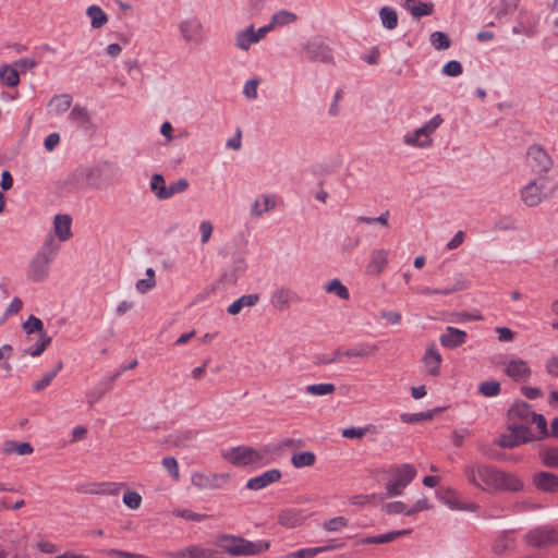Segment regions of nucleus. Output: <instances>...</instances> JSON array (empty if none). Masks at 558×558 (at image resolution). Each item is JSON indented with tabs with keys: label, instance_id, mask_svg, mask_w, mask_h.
Instances as JSON below:
<instances>
[{
	"label": "nucleus",
	"instance_id": "1",
	"mask_svg": "<svg viewBox=\"0 0 558 558\" xmlns=\"http://www.w3.org/2000/svg\"><path fill=\"white\" fill-rule=\"evenodd\" d=\"M464 475L471 485L488 493L497 490L518 493L524 487L517 475L488 464L465 465Z\"/></svg>",
	"mask_w": 558,
	"mask_h": 558
},
{
	"label": "nucleus",
	"instance_id": "2",
	"mask_svg": "<svg viewBox=\"0 0 558 558\" xmlns=\"http://www.w3.org/2000/svg\"><path fill=\"white\" fill-rule=\"evenodd\" d=\"M59 250L60 244L52 234H49L28 262L26 268L27 280L34 283L46 281L50 276V265L54 260Z\"/></svg>",
	"mask_w": 558,
	"mask_h": 558
},
{
	"label": "nucleus",
	"instance_id": "3",
	"mask_svg": "<svg viewBox=\"0 0 558 558\" xmlns=\"http://www.w3.org/2000/svg\"><path fill=\"white\" fill-rule=\"evenodd\" d=\"M215 544L222 551L231 556H257L267 551L270 547L269 541H248L242 536L222 533L217 535Z\"/></svg>",
	"mask_w": 558,
	"mask_h": 558
},
{
	"label": "nucleus",
	"instance_id": "4",
	"mask_svg": "<svg viewBox=\"0 0 558 558\" xmlns=\"http://www.w3.org/2000/svg\"><path fill=\"white\" fill-rule=\"evenodd\" d=\"M389 478L386 482L385 489L388 497L399 496L404 488L416 476V469L409 463L392 465L388 469Z\"/></svg>",
	"mask_w": 558,
	"mask_h": 558
},
{
	"label": "nucleus",
	"instance_id": "5",
	"mask_svg": "<svg viewBox=\"0 0 558 558\" xmlns=\"http://www.w3.org/2000/svg\"><path fill=\"white\" fill-rule=\"evenodd\" d=\"M525 542L534 548H545L558 545V527L541 525L530 530L525 535Z\"/></svg>",
	"mask_w": 558,
	"mask_h": 558
},
{
	"label": "nucleus",
	"instance_id": "6",
	"mask_svg": "<svg viewBox=\"0 0 558 558\" xmlns=\"http://www.w3.org/2000/svg\"><path fill=\"white\" fill-rule=\"evenodd\" d=\"M550 195L551 191L547 190V180L545 178L535 179L521 190V199L529 207L537 206L544 198Z\"/></svg>",
	"mask_w": 558,
	"mask_h": 558
},
{
	"label": "nucleus",
	"instance_id": "7",
	"mask_svg": "<svg viewBox=\"0 0 558 558\" xmlns=\"http://www.w3.org/2000/svg\"><path fill=\"white\" fill-rule=\"evenodd\" d=\"M227 459L235 466L256 465L262 463L264 454L252 447L239 446L230 450Z\"/></svg>",
	"mask_w": 558,
	"mask_h": 558
},
{
	"label": "nucleus",
	"instance_id": "8",
	"mask_svg": "<svg viewBox=\"0 0 558 558\" xmlns=\"http://www.w3.org/2000/svg\"><path fill=\"white\" fill-rule=\"evenodd\" d=\"M231 476L229 473H202L196 472L192 474L191 483L198 489H220L229 481Z\"/></svg>",
	"mask_w": 558,
	"mask_h": 558
},
{
	"label": "nucleus",
	"instance_id": "9",
	"mask_svg": "<svg viewBox=\"0 0 558 558\" xmlns=\"http://www.w3.org/2000/svg\"><path fill=\"white\" fill-rule=\"evenodd\" d=\"M179 31L185 44L198 46L206 39L203 24L195 17L183 20Z\"/></svg>",
	"mask_w": 558,
	"mask_h": 558
},
{
	"label": "nucleus",
	"instance_id": "10",
	"mask_svg": "<svg viewBox=\"0 0 558 558\" xmlns=\"http://www.w3.org/2000/svg\"><path fill=\"white\" fill-rule=\"evenodd\" d=\"M303 50L305 51L308 60L312 62H332L331 49L319 38H313L308 40L304 45Z\"/></svg>",
	"mask_w": 558,
	"mask_h": 558
},
{
	"label": "nucleus",
	"instance_id": "11",
	"mask_svg": "<svg viewBox=\"0 0 558 558\" xmlns=\"http://www.w3.org/2000/svg\"><path fill=\"white\" fill-rule=\"evenodd\" d=\"M529 163L534 172H547L553 167L550 156L539 146H532L527 150Z\"/></svg>",
	"mask_w": 558,
	"mask_h": 558
},
{
	"label": "nucleus",
	"instance_id": "12",
	"mask_svg": "<svg viewBox=\"0 0 558 558\" xmlns=\"http://www.w3.org/2000/svg\"><path fill=\"white\" fill-rule=\"evenodd\" d=\"M468 335L464 330L447 326L445 331L439 337L440 344L446 349H456L466 342Z\"/></svg>",
	"mask_w": 558,
	"mask_h": 558
},
{
	"label": "nucleus",
	"instance_id": "13",
	"mask_svg": "<svg viewBox=\"0 0 558 558\" xmlns=\"http://www.w3.org/2000/svg\"><path fill=\"white\" fill-rule=\"evenodd\" d=\"M300 302L299 295L289 288H278L271 294V305L278 311H286L292 303Z\"/></svg>",
	"mask_w": 558,
	"mask_h": 558
},
{
	"label": "nucleus",
	"instance_id": "14",
	"mask_svg": "<svg viewBox=\"0 0 558 558\" xmlns=\"http://www.w3.org/2000/svg\"><path fill=\"white\" fill-rule=\"evenodd\" d=\"M281 478V472L278 469H271L263 474L252 477L246 482L245 487L251 490H259L268 485L278 482Z\"/></svg>",
	"mask_w": 558,
	"mask_h": 558
},
{
	"label": "nucleus",
	"instance_id": "15",
	"mask_svg": "<svg viewBox=\"0 0 558 558\" xmlns=\"http://www.w3.org/2000/svg\"><path fill=\"white\" fill-rule=\"evenodd\" d=\"M533 484L544 493H558V475L541 471L533 475Z\"/></svg>",
	"mask_w": 558,
	"mask_h": 558
},
{
	"label": "nucleus",
	"instance_id": "16",
	"mask_svg": "<svg viewBox=\"0 0 558 558\" xmlns=\"http://www.w3.org/2000/svg\"><path fill=\"white\" fill-rule=\"evenodd\" d=\"M535 412L531 410V405L524 401H517L508 411V418L511 423L530 424L532 415Z\"/></svg>",
	"mask_w": 558,
	"mask_h": 558
},
{
	"label": "nucleus",
	"instance_id": "17",
	"mask_svg": "<svg viewBox=\"0 0 558 558\" xmlns=\"http://www.w3.org/2000/svg\"><path fill=\"white\" fill-rule=\"evenodd\" d=\"M422 361L428 375H439L442 357L435 344L428 345V348L425 351V354L423 355Z\"/></svg>",
	"mask_w": 558,
	"mask_h": 558
},
{
	"label": "nucleus",
	"instance_id": "18",
	"mask_svg": "<svg viewBox=\"0 0 558 558\" xmlns=\"http://www.w3.org/2000/svg\"><path fill=\"white\" fill-rule=\"evenodd\" d=\"M247 268V264L242 256H236L233 258L232 264L229 269H227L222 276L221 281L225 284H235L240 277H242Z\"/></svg>",
	"mask_w": 558,
	"mask_h": 558
},
{
	"label": "nucleus",
	"instance_id": "19",
	"mask_svg": "<svg viewBox=\"0 0 558 558\" xmlns=\"http://www.w3.org/2000/svg\"><path fill=\"white\" fill-rule=\"evenodd\" d=\"M379 348L376 343L359 342L355 345L343 350V356L348 359H367L374 356Z\"/></svg>",
	"mask_w": 558,
	"mask_h": 558
},
{
	"label": "nucleus",
	"instance_id": "20",
	"mask_svg": "<svg viewBox=\"0 0 558 558\" xmlns=\"http://www.w3.org/2000/svg\"><path fill=\"white\" fill-rule=\"evenodd\" d=\"M507 376L515 381L525 380L531 376V368L527 363L521 359L510 361L505 368Z\"/></svg>",
	"mask_w": 558,
	"mask_h": 558
},
{
	"label": "nucleus",
	"instance_id": "21",
	"mask_svg": "<svg viewBox=\"0 0 558 558\" xmlns=\"http://www.w3.org/2000/svg\"><path fill=\"white\" fill-rule=\"evenodd\" d=\"M71 222H72V219L69 215H62V214L56 215V217L53 219L54 235H52V236L53 238L57 236L59 239V242H58L59 244H60V242L68 241L69 239H71V236H72Z\"/></svg>",
	"mask_w": 558,
	"mask_h": 558
},
{
	"label": "nucleus",
	"instance_id": "22",
	"mask_svg": "<svg viewBox=\"0 0 558 558\" xmlns=\"http://www.w3.org/2000/svg\"><path fill=\"white\" fill-rule=\"evenodd\" d=\"M388 254L389 252L384 248L372 251L371 260L367 265V272L372 275L381 274L388 264Z\"/></svg>",
	"mask_w": 558,
	"mask_h": 558
},
{
	"label": "nucleus",
	"instance_id": "23",
	"mask_svg": "<svg viewBox=\"0 0 558 558\" xmlns=\"http://www.w3.org/2000/svg\"><path fill=\"white\" fill-rule=\"evenodd\" d=\"M173 556L178 558H216V550L191 545L184 549L178 550Z\"/></svg>",
	"mask_w": 558,
	"mask_h": 558
},
{
	"label": "nucleus",
	"instance_id": "24",
	"mask_svg": "<svg viewBox=\"0 0 558 558\" xmlns=\"http://www.w3.org/2000/svg\"><path fill=\"white\" fill-rule=\"evenodd\" d=\"M276 206V201L270 195H262L257 197L251 205L250 214L253 217H260Z\"/></svg>",
	"mask_w": 558,
	"mask_h": 558
},
{
	"label": "nucleus",
	"instance_id": "25",
	"mask_svg": "<svg viewBox=\"0 0 558 558\" xmlns=\"http://www.w3.org/2000/svg\"><path fill=\"white\" fill-rule=\"evenodd\" d=\"M404 8L411 12L415 19L430 15L434 11L432 2H422L418 0H405Z\"/></svg>",
	"mask_w": 558,
	"mask_h": 558
},
{
	"label": "nucleus",
	"instance_id": "26",
	"mask_svg": "<svg viewBox=\"0 0 558 558\" xmlns=\"http://www.w3.org/2000/svg\"><path fill=\"white\" fill-rule=\"evenodd\" d=\"M259 301V295L257 293L245 294L231 303L227 312L230 315H238L244 307L255 306Z\"/></svg>",
	"mask_w": 558,
	"mask_h": 558
},
{
	"label": "nucleus",
	"instance_id": "27",
	"mask_svg": "<svg viewBox=\"0 0 558 558\" xmlns=\"http://www.w3.org/2000/svg\"><path fill=\"white\" fill-rule=\"evenodd\" d=\"M258 43V37L255 36L254 25H250L246 29L236 33L235 46L244 51H247L252 44Z\"/></svg>",
	"mask_w": 558,
	"mask_h": 558
},
{
	"label": "nucleus",
	"instance_id": "28",
	"mask_svg": "<svg viewBox=\"0 0 558 558\" xmlns=\"http://www.w3.org/2000/svg\"><path fill=\"white\" fill-rule=\"evenodd\" d=\"M93 486L96 488L85 489L83 487H77V492L92 495H117L123 484L99 483L93 484Z\"/></svg>",
	"mask_w": 558,
	"mask_h": 558
},
{
	"label": "nucleus",
	"instance_id": "29",
	"mask_svg": "<svg viewBox=\"0 0 558 558\" xmlns=\"http://www.w3.org/2000/svg\"><path fill=\"white\" fill-rule=\"evenodd\" d=\"M34 449L29 442H17L14 440H5L2 445V452L4 454L17 453L26 456L33 453Z\"/></svg>",
	"mask_w": 558,
	"mask_h": 558
},
{
	"label": "nucleus",
	"instance_id": "30",
	"mask_svg": "<svg viewBox=\"0 0 558 558\" xmlns=\"http://www.w3.org/2000/svg\"><path fill=\"white\" fill-rule=\"evenodd\" d=\"M410 530H399V531H392L380 535L375 536H367L361 539L362 544H385L390 543L398 538L399 536L409 534Z\"/></svg>",
	"mask_w": 558,
	"mask_h": 558
},
{
	"label": "nucleus",
	"instance_id": "31",
	"mask_svg": "<svg viewBox=\"0 0 558 558\" xmlns=\"http://www.w3.org/2000/svg\"><path fill=\"white\" fill-rule=\"evenodd\" d=\"M22 328L28 340H31V336L34 333H37L38 337H41L43 333H47L44 328L43 320L35 315H29L28 318L22 324Z\"/></svg>",
	"mask_w": 558,
	"mask_h": 558
},
{
	"label": "nucleus",
	"instance_id": "32",
	"mask_svg": "<svg viewBox=\"0 0 558 558\" xmlns=\"http://www.w3.org/2000/svg\"><path fill=\"white\" fill-rule=\"evenodd\" d=\"M52 339L48 333H43L41 337H38L37 341L24 349V354L33 357L40 356L43 352L50 345Z\"/></svg>",
	"mask_w": 558,
	"mask_h": 558
},
{
	"label": "nucleus",
	"instance_id": "33",
	"mask_svg": "<svg viewBox=\"0 0 558 558\" xmlns=\"http://www.w3.org/2000/svg\"><path fill=\"white\" fill-rule=\"evenodd\" d=\"M72 97L69 94L56 95L49 102L54 114H62L70 109Z\"/></svg>",
	"mask_w": 558,
	"mask_h": 558
},
{
	"label": "nucleus",
	"instance_id": "34",
	"mask_svg": "<svg viewBox=\"0 0 558 558\" xmlns=\"http://www.w3.org/2000/svg\"><path fill=\"white\" fill-rule=\"evenodd\" d=\"M196 430H180L170 435V441L175 447H187L196 438Z\"/></svg>",
	"mask_w": 558,
	"mask_h": 558
},
{
	"label": "nucleus",
	"instance_id": "35",
	"mask_svg": "<svg viewBox=\"0 0 558 558\" xmlns=\"http://www.w3.org/2000/svg\"><path fill=\"white\" fill-rule=\"evenodd\" d=\"M151 192L156 195V197L160 201L167 199V189L166 181L162 174L155 173L153 174L149 183Z\"/></svg>",
	"mask_w": 558,
	"mask_h": 558
},
{
	"label": "nucleus",
	"instance_id": "36",
	"mask_svg": "<svg viewBox=\"0 0 558 558\" xmlns=\"http://www.w3.org/2000/svg\"><path fill=\"white\" fill-rule=\"evenodd\" d=\"M441 408H436L426 412L420 413H403L401 414V421L408 424H414L423 421H429L434 417L435 413L440 412Z\"/></svg>",
	"mask_w": 558,
	"mask_h": 558
},
{
	"label": "nucleus",
	"instance_id": "37",
	"mask_svg": "<svg viewBox=\"0 0 558 558\" xmlns=\"http://www.w3.org/2000/svg\"><path fill=\"white\" fill-rule=\"evenodd\" d=\"M77 126L86 128L90 122V117L86 108L75 105L69 116Z\"/></svg>",
	"mask_w": 558,
	"mask_h": 558
},
{
	"label": "nucleus",
	"instance_id": "38",
	"mask_svg": "<svg viewBox=\"0 0 558 558\" xmlns=\"http://www.w3.org/2000/svg\"><path fill=\"white\" fill-rule=\"evenodd\" d=\"M316 462V456L312 451L295 452L291 458L294 468L312 466Z\"/></svg>",
	"mask_w": 558,
	"mask_h": 558
},
{
	"label": "nucleus",
	"instance_id": "39",
	"mask_svg": "<svg viewBox=\"0 0 558 558\" xmlns=\"http://www.w3.org/2000/svg\"><path fill=\"white\" fill-rule=\"evenodd\" d=\"M87 15L90 19V24L94 28L101 27L108 21L106 13L98 5L88 7Z\"/></svg>",
	"mask_w": 558,
	"mask_h": 558
},
{
	"label": "nucleus",
	"instance_id": "40",
	"mask_svg": "<svg viewBox=\"0 0 558 558\" xmlns=\"http://www.w3.org/2000/svg\"><path fill=\"white\" fill-rule=\"evenodd\" d=\"M0 80L9 87H14L20 83L19 71L16 68L4 65L0 70Z\"/></svg>",
	"mask_w": 558,
	"mask_h": 558
},
{
	"label": "nucleus",
	"instance_id": "41",
	"mask_svg": "<svg viewBox=\"0 0 558 558\" xmlns=\"http://www.w3.org/2000/svg\"><path fill=\"white\" fill-rule=\"evenodd\" d=\"M383 25L388 29H395L398 25V15L395 9L384 7L379 11Z\"/></svg>",
	"mask_w": 558,
	"mask_h": 558
},
{
	"label": "nucleus",
	"instance_id": "42",
	"mask_svg": "<svg viewBox=\"0 0 558 558\" xmlns=\"http://www.w3.org/2000/svg\"><path fill=\"white\" fill-rule=\"evenodd\" d=\"M463 288H464L463 284L459 281L456 284H453L452 287H448L445 289H433L429 287H421V288L416 289V293L422 294V295H430V294L448 295L453 292L460 291Z\"/></svg>",
	"mask_w": 558,
	"mask_h": 558
},
{
	"label": "nucleus",
	"instance_id": "43",
	"mask_svg": "<svg viewBox=\"0 0 558 558\" xmlns=\"http://www.w3.org/2000/svg\"><path fill=\"white\" fill-rule=\"evenodd\" d=\"M325 291L328 293H335L341 300H349L350 298L348 288L339 279L330 280L325 286Z\"/></svg>",
	"mask_w": 558,
	"mask_h": 558
},
{
	"label": "nucleus",
	"instance_id": "44",
	"mask_svg": "<svg viewBox=\"0 0 558 558\" xmlns=\"http://www.w3.org/2000/svg\"><path fill=\"white\" fill-rule=\"evenodd\" d=\"M509 430H512V433L515 435V438L520 441V444L533 440V437L531 436V430L526 426V424L510 422Z\"/></svg>",
	"mask_w": 558,
	"mask_h": 558
},
{
	"label": "nucleus",
	"instance_id": "45",
	"mask_svg": "<svg viewBox=\"0 0 558 558\" xmlns=\"http://www.w3.org/2000/svg\"><path fill=\"white\" fill-rule=\"evenodd\" d=\"M298 19L296 14L287 10L276 12L271 17V24L276 26H284L295 22Z\"/></svg>",
	"mask_w": 558,
	"mask_h": 558
},
{
	"label": "nucleus",
	"instance_id": "46",
	"mask_svg": "<svg viewBox=\"0 0 558 558\" xmlns=\"http://www.w3.org/2000/svg\"><path fill=\"white\" fill-rule=\"evenodd\" d=\"M336 391V386L331 383L313 384L305 387V392L311 396H326Z\"/></svg>",
	"mask_w": 558,
	"mask_h": 558
},
{
	"label": "nucleus",
	"instance_id": "47",
	"mask_svg": "<svg viewBox=\"0 0 558 558\" xmlns=\"http://www.w3.org/2000/svg\"><path fill=\"white\" fill-rule=\"evenodd\" d=\"M478 392L484 397H496L500 392V384L497 380H486L478 385Z\"/></svg>",
	"mask_w": 558,
	"mask_h": 558
},
{
	"label": "nucleus",
	"instance_id": "48",
	"mask_svg": "<svg viewBox=\"0 0 558 558\" xmlns=\"http://www.w3.org/2000/svg\"><path fill=\"white\" fill-rule=\"evenodd\" d=\"M430 44L436 50H446L450 47L451 40L444 32H434L430 35Z\"/></svg>",
	"mask_w": 558,
	"mask_h": 558
},
{
	"label": "nucleus",
	"instance_id": "49",
	"mask_svg": "<svg viewBox=\"0 0 558 558\" xmlns=\"http://www.w3.org/2000/svg\"><path fill=\"white\" fill-rule=\"evenodd\" d=\"M543 463L548 468L558 469V448H547L539 452Z\"/></svg>",
	"mask_w": 558,
	"mask_h": 558
},
{
	"label": "nucleus",
	"instance_id": "50",
	"mask_svg": "<svg viewBox=\"0 0 558 558\" xmlns=\"http://www.w3.org/2000/svg\"><path fill=\"white\" fill-rule=\"evenodd\" d=\"M110 389V386L98 385L89 390L86 393V401L89 407H93L96 402H98Z\"/></svg>",
	"mask_w": 558,
	"mask_h": 558
},
{
	"label": "nucleus",
	"instance_id": "51",
	"mask_svg": "<svg viewBox=\"0 0 558 558\" xmlns=\"http://www.w3.org/2000/svg\"><path fill=\"white\" fill-rule=\"evenodd\" d=\"M520 0H501L500 4L496 8V16L498 19L514 12L519 5Z\"/></svg>",
	"mask_w": 558,
	"mask_h": 558
},
{
	"label": "nucleus",
	"instance_id": "52",
	"mask_svg": "<svg viewBox=\"0 0 558 558\" xmlns=\"http://www.w3.org/2000/svg\"><path fill=\"white\" fill-rule=\"evenodd\" d=\"M172 514L174 517H179V518H183L185 520L196 521V522L204 521V520H206L208 518L207 514L196 513V512H193L190 509H174L172 511Z\"/></svg>",
	"mask_w": 558,
	"mask_h": 558
},
{
	"label": "nucleus",
	"instance_id": "53",
	"mask_svg": "<svg viewBox=\"0 0 558 558\" xmlns=\"http://www.w3.org/2000/svg\"><path fill=\"white\" fill-rule=\"evenodd\" d=\"M530 423H533L536 425V427L541 434L538 439H543L547 436H550V432H548V428H547V421L544 415L534 413L532 415V420L530 421Z\"/></svg>",
	"mask_w": 558,
	"mask_h": 558
},
{
	"label": "nucleus",
	"instance_id": "54",
	"mask_svg": "<svg viewBox=\"0 0 558 558\" xmlns=\"http://www.w3.org/2000/svg\"><path fill=\"white\" fill-rule=\"evenodd\" d=\"M123 504L130 509H138L142 504V496L137 492L128 490L123 495Z\"/></svg>",
	"mask_w": 558,
	"mask_h": 558
},
{
	"label": "nucleus",
	"instance_id": "55",
	"mask_svg": "<svg viewBox=\"0 0 558 558\" xmlns=\"http://www.w3.org/2000/svg\"><path fill=\"white\" fill-rule=\"evenodd\" d=\"M162 466L168 471L170 476L178 481L180 477L178 461L174 457H165L161 461Z\"/></svg>",
	"mask_w": 558,
	"mask_h": 558
},
{
	"label": "nucleus",
	"instance_id": "56",
	"mask_svg": "<svg viewBox=\"0 0 558 558\" xmlns=\"http://www.w3.org/2000/svg\"><path fill=\"white\" fill-rule=\"evenodd\" d=\"M189 189V182L186 179H179L172 182L167 189V199L175 194L183 193Z\"/></svg>",
	"mask_w": 558,
	"mask_h": 558
},
{
	"label": "nucleus",
	"instance_id": "57",
	"mask_svg": "<svg viewBox=\"0 0 558 558\" xmlns=\"http://www.w3.org/2000/svg\"><path fill=\"white\" fill-rule=\"evenodd\" d=\"M444 122V119L440 114H436L429 121L422 125L423 131L425 132V138H430V135L435 133V131Z\"/></svg>",
	"mask_w": 558,
	"mask_h": 558
},
{
	"label": "nucleus",
	"instance_id": "58",
	"mask_svg": "<svg viewBox=\"0 0 558 558\" xmlns=\"http://www.w3.org/2000/svg\"><path fill=\"white\" fill-rule=\"evenodd\" d=\"M509 434L501 435L500 438L496 441V444L501 448H514L520 444V441L515 438V435L512 430H509Z\"/></svg>",
	"mask_w": 558,
	"mask_h": 558
},
{
	"label": "nucleus",
	"instance_id": "59",
	"mask_svg": "<svg viewBox=\"0 0 558 558\" xmlns=\"http://www.w3.org/2000/svg\"><path fill=\"white\" fill-rule=\"evenodd\" d=\"M404 143L410 146H417V147H429L433 144L432 138H425L424 141H420V138L413 133H409L404 136Z\"/></svg>",
	"mask_w": 558,
	"mask_h": 558
},
{
	"label": "nucleus",
	"instance_id": "60",
	"mask_svg": "<svg viewBox=\"0 0 558 558\" xmlns=\"http://www.w3.org/2000/svg\"><path fill=\"white\" fill-rule=\"evenodd\" d=\"M462 64L459 61L451 60L447 62L442 68V73L447 76H458L462 73Z\"/></svg>",
	"mask_w": 558,
	"mask_h": 558
},
{
	"label": "nucleus",
	"instance_id": "61",
	"mask_svg": "<svg viewBox=\"0 0 558 558\" xmlns=\"http://www.w3.org/2000/svg\"><path fill=\"white\" fill-rule=\"evenodd\" d=\"M348 524V521L343 517H336L325 522L324 527L327 531L336 532L340 529L344 527Z\"/></svg>",
	"mask_w": 558,
	"mask_h": 558
},
{
	"label": "nucleus",
	"instance_id": "62",
	"mask_svg": "<svg viewBox=\"0 0 558 558\" xmlns=\"http://www.w3.org/2000/svg\"><path fill=\"white\" fill-rule=\"evenodd\" d=\"M384 510L389 514H398V513L407 514V511L409 510V508L402 501H392V502L386 504L384 506Z\"/></svg>",
	"mask_w": 558,
	"mask_h": 558
},
{
	"label": "nucleus",
	"instance_id": "63",
	"mask_svg": "<svg viewBox=\"0 0 558 558\" xmlns=\"http://www.w3.org/2000/svg\"><path fill=\"white\" fill-rule=\"evenodd\" d=\"M328 546L302 548L295 551L298 558H314L316 555L328 550Z\"/></svg>",
	"mask_w": 558,
	"mask_h": 558
},
{
	"label": "nucleus",
	"instance_id": "64",
	"mask_svg": "<svg viewBox=\"0 0 558 558\" xmlns=\"http://www.w3.org/2000/svg\"><path fill=\"white\" fill-rule=\"evenodd\" d=\"M214 226L210 221L204 220L199 223V232H201V242L203 244L207 243L213 234Z\"/></svg>",
	"mask_w": 558,
	"mask_h": 558
}]
</instances>
